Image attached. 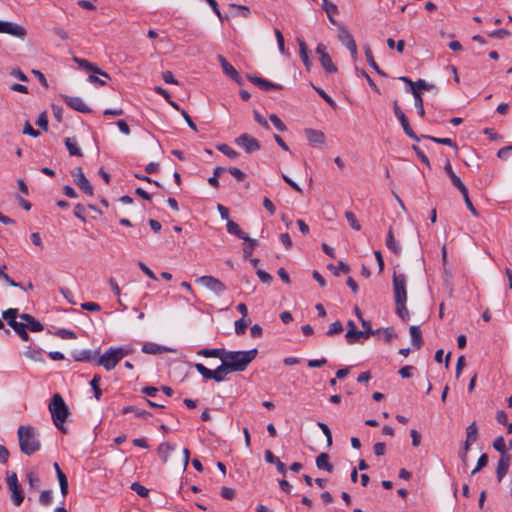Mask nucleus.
Wrapping results in <instances>:
<instances>
[{"label":"nucleus","instance_id":"obj_1","mask_svg":"<svg viewBox=\"0 0 512 512\" xmlns=\"http://www.w3.org/2000/svg\"><path fill=\"white\" fill-rule=\"evenodd\" d=\"M256 348L248 351H227L222 362L225 363L230 372H242L256 358Z\"/></svg>","mask_w":512,"mask_h":512},{"label":"nucleus","instance_id":"obj_2","mask_svg":"<svg viewBox=\"0 0 512 512\" xmlns=\"http://www.w3.org/2000/svg\"><path fill=\"white\" fill-rule=\"evenodd\" d=\"M19 447L22 453L31 456L41 449V442L36 429L29 425H21L17 430Z\"/></svg>","mask_w":512,"mask_h":512},{"label":"nucleus","instance_id":"obj_3","mask_svg":"<svg viewBox=\"0 0 512 512\" xmlns=\"http://www.w3.org/2000/svg\"><path fill=\"white\" fill-rule=\"evenodd\" d=\"M48 408L54 425L61 432L67 433V428L64 427V423L70 415V411L63 397L59 393H55L52 396Z\"/></svg>","mask_w":512,"mask_h":512},{"label":"nucleus","instance_id":"obj_4","mask_svg":"<svg viewBox=\"0 0 512 512\" xmlns=\"http://www.w3.org/2000/svg\"><path fill=\"white\" fill-rule=\"evenodd\" d=\"M129 351L125 348H110L97 360V365L103 366L107 371L112 370Z\"/></svg>","mask_w":512,"mask_h":512},{"label":"nucleus","instance_id":"obj_5","mask_svg":"<svg viewBox=\"0 0 512 512\" xmlns=\"http://www.w3.org/2000/svg\"><path fill=\"white\" fill-rule=\"evenodd\" d=\"M194 367L203 378L207 380H214L216 382L224 381L226 375L231 373L223 362H221V364L215 370L207 368L202 363H196Z\"/></svg>","mask_w":512,"mask_h":512},{"label":"nucleus","instance_id":"obj_6","mask_svg":"<svg viewBox=\"0 0 512 512\" xmlns=\"http://www.w3.org/2000/svg\"><path fill=\"white\" fill-rule=\"evenodd\" d=\"M7 486L10 491V499L13 504L19 507L24 500V492L18 481L17 474L15 472H7Z\"/></svg>","mask_w":512,"mask_h":512},{"label":"nucleus","instance_id":"obj_7","mask_svg":"<svg viewBox=\"0 0 512 512\" xmlns=\"http://www.w3.org/2000/svg\"><path fill=\"white\" fill-rule=\"evenodd\" d=\"M394 301H407V276L394 272L392 278Z\"/></svg>","mask_w":512,"mask_h":512},{"label":"nucleus","instance_id":"obj_8","mask_svg":"<svg viewBox=\"0 0 512 512\" xmlns=\"http://www.w3.org/2000/svg\"><path fill=\"white\" fill-rule=\"evenodd\" d=\"M196 282L203 285L217 296L222 295L227 289L224 283L210 275L201 276L196 279Z\"/></svg>","mask_w":512,"mask_h":512},{"label":"nucleus","instance_id":"obj_9","mask_svg":"<svg viewBox=\"0 0 512 512\" xmlns=\"http://www.w3.org/2000/svg\"><path fill=\"white\" fill-rule=\"evenodd\" d=\"M338 39L350 51L352 58L356 59L358 55L356 42L344 25H339Z\"/></svg>","mask_w":512,"mask_h":512},{"label":"nucleus","instance_id":"obj_10","mask_svg":"<svg viewBox=\"0 0 512 512\" xmlns=\"http://www.w3.org/2000/svg\"><path fill=\"white\" fill-rule=\"evenodd\" d=\"M235 143L243 148L246 153H253L261 148L259 141L247 133H243L237 137Z\"/></svg>","mask_w":512,"mask_h":512},{"label":"nucleus","instance_id":"obj_11","mask_svg":"<svg viewBox=\"0 0 512 512\" xmlns=\"http://www.w3.org/2000/svg\"><path fill=\"white\" fill-rule=\"evenodd\" d=\"M72 176L75 184L86 194L92 196L94 193L93 187L90 184L89 180L84 175L81 168H75L72 171Z\"/></svg>","mask_w":512,"mask_h":512},{"label":"nucleus","instance_id":"obj_12","mask_svg":"<svg viewBox=\"0 0 512 512\" xmlns=\"http://www.w3.org/2000/svg\"><path fill=\"white\" fill-rule=\"evenodd\" d=\"M0 33L10 34L21 39L26 36V30L23 26L8 21H0Z\"/></svg>","mask_w":512,"mask_h":512},{"label":"nucleus","instance_id":"obj_13","mask_svg":"<svg viewBox=\"0 0 512 512\" xmlns=\"http://www.w3.org/2000/svg\"><path fill=\"white\" fill-rule=\"evenodd\" d=\"M217 59L222 67L223 73L235 81L238 85L243 84V78L238 71L226 60L222 55H218Z\"/></svg>","mask_w":512,"mask_h":512},{"label":"nucleus","instance_id":"obj_14","mask_svg":"<svg viewBox=\"0 0 512 512\" xmlns=\"http://www.w3.org/2000/svg\"><path fill=\"white\" fill-rule=\"evenodd\" d=\"M393 108H394V113H395V116L398 118V120L400 121L401 123V126L405 132V134L416 140V141H419V137L415 134V132L412 130V128L410 127L409 125V122L404 114V112L401 110V108L399 107L397 101L394 102V105H393Z\"/></svg>","mask_w":512,"mask_h":512},{"label":"nucleus","instance_id":"obj_15","mask_svg":"<svg viewBox=\"0 0 512 512\" xmlns=\"http://www.w3.org/2000/svg\"><path fill=\"white\" fill-rule=\"evenodd\" d=\"M63 101L69 106L71 109L81 112V113H89L91 109L89 106L83 101L82 98L77 96H68L61 95Z\"/></svg>","mask_w":512,"mask_h":512},{"label":"nucleus","instance_id":"obj_16","mask_svg":"<svg viewBox=\"0 0 512 512\" xmlns=\"http://www.w3.org/2000/svg\"><path fill=\"white\" fill-rule=\"evenodd\" d=\"M73 61L78 64V66L86 71L94 72L95 74H98L106 79H110V75L96 66L95 64L91 63L90 61L78 57H73Z\"/></svg>","mask_w":512,"mask_h":512},{"label":"nucleus","instance_id":"obj_17","mask_svg":"<svg viewBox=\"0 0 512 512\" xmlns=\"http://www.w3.org/2000/svg\"><path fill=\"white\" fill-rule=\"evenodd\" d=\"M247 79L254 85L258 86L263 91H268L270 89L281 90L282 86L277 83H273L265 78L248 75Z\"/></svg>","mask_w":512,"mask_h":512},{"label":"nucleus","instance_id":"obj_18","mask_svg":"<svg viewBox=\"0 0 512 512\" xmlns=\"http://www.w3.org/2000/svg\"><path fill=\"white\" fill-rule=\"evenodd\" d=\"M305 134L307 136V139H308L310 145H312L314 147L324 145L325 135L322 131L307 128V129H305Z\"/></svg>","mask_w":512,"mask_h":512},{"label":"nucleus","instance_id":"obj_19","mask_svg":"<svg viewBox=\"0 0 512 512\" xmlns=\"http://www.w3.org/2000/svg\"><path fill=\"white\" fill-rule=\"evenodd\" d=\"M510 462H511V456L500 457L498 464H497V469H496L497 480L499 482H501L502 479L507 474V472L509 470Z\"/></svg>","mask_w":512,"mask_h":512},{"label":"nucleus","instance_id":"obj_20","mask_svg":"<svg viewBox=\"0 0 512 512\" xmlns=\"http://www.w3.org/2000/svg\"><path fill=\"white\" fill-rule=\"evenodd\" d=\"M53 467L55 469L57 479L59 481L60 491L62 496L65 498L68 494V480L64 472L61 470L59 464L55 462L53 464Z\"/></svg>","mask_w":512,"mask_h":512},{"label":"nucleus","instance_id":"obj_21","mask_svg":"<svg viewBox=\"0 0 512 512\" xmlns=\"http://www.w3.org/2000/svg\"><path fill=\"white\" fill-rule=\"evenodd\" d=\"M98 354V351H92L88 349L84 350H75L72 353V357L75 361L79 362H89L95 359L96 355Z\"/></svg>","mask_w":512,"mask_h":512},{"label":"nucleus","instance_id":"obj_22","mask_svg":"<svg viewBox=\"0 0 512 512\" xmlns=\"http://www.w3.org/2000/svg\"><path fill=\"white\" fill-rule=\"evenodd\" d=\"M361 338L368 339L369 332H363L357 329H348L347 333L345 334V339L348 344H355L359 342Z\"/></svg>","mask_w":512,"mask_h":512},{"label":"nucleus","instance_id":"obj_23","mask_svg":"<svg viewBox=\"0 0 512 512\" xmlns=\"http://www.w3.org/2000/svg\"><path fill=\"white\" fill-rule=\"evenodd\" d=\"M386 246L396 256H399L401 254V251H402L401 246L395 240L393 230L391 227L389 228L388 233H387Z\"/></svg>","mask_w":512,"mask_h":512},{"label":"nucleus","instance_id":"obj_24","mask_svg":"<svg viewBox=\"0 0 512 512\" xmlns=\"http://www.w3.org/2000/svg\"><path fill=\"white\" fill-rule=\"evenodd\" d=\"M265 460L268 463L275 464L277 467V470L279 473H281L283 476L286 475V466L285 464L280 461L278 457H276L271 450L265 451Z\"/></svg>","mask_w":512,"mask_h":512},{"label":"nucleus","instance_id":"obj_25","mask_svg":"<svg viewBox=\"0 0 512 512\" xmlns=\"http://www.w3.org/2000/svg\"><path fill=\"white\" fill-rule=\"evenodd\" d=\"M226 353V349L224 348H203L197 352L198 355L203 357H213V358H219L221 361L224 359Z\"/></svg>","mask_w":512,"mask_h":512},{"label":"nucleus","instance_id":"obj_26","mask_svg":"<svg viewBox=\"0 0 512 512\" xmlns=\"http://www.w3.org/2000/svg\"><path fill=\"white\" fill-rule=\"evenodd\" d=\"M174 450H175V445H172L169 442H163L158 446L157 454L163 463H167L169 455Z\"/></svg>","mask_w":512,"mask_h":512},{"label":"nucleus","instance_id":"obj_27","mask_svg":"<svg viewBox=\"0 0 512 512\" xmlns=\"http://www.w3.org/2000/svg\"><path fill=\"white\" fill-rule=\"evenodd\" d=\"M297 42L299 45V53H300V57L303 61V64L307 70H310L312 63L309 59L308 47H307L306 43L303 40H301L300 38L297 39Z\"/></svg>","mask_w":512,"mask_h":512},{"label":"nucleus","instance_id":"obj_28","mask_svg":"<svg viewBox=\"0 0 512 512\" xmlns=\"http://www.w3.org/2000/svg\"><path fill=\"white\" fill-rule=\"evenodd\" d=\"M329 455L327 453H320L316 457V466L318 469L325 470L327 472L333 471V465L329 461Z\"/></svg>","mask_w":512,"mask_h":512},{"label":"nucleus","instance_id":"obj_29","mask_svg":"<svg viewBox=\"0 0 512 512\" xmlns=\"http://www.w3.org/2000/svg\"><path fill=\"white\" fill-rule=\"evenodd\" d=\"M409 330L413 347L415 349H420L423 344V340L419 326L412 325Z\"/></svg>","mask_w":512,"mask_h":512},{"label":"nucleus","instance_id":"obj_30","mask_svg":"<svg viewBox=\"0 0 512 512\" xmlns=\"http://www.w3.org/2000/svg\"><path fill=\"white\" fill-rule=\"evenodd\" d=\"M444 170L446 172V174L449 176L452 184L457 188V189H462L465 187L464 183L461 181V179L454 173L453 169H452V166L450 164V162H447L444 166Z\"/></svg>","mask_w":512,"mask_h":512},{"label":"nucleus","instance_id":"obj_31","mask_svg":"<svg viewBox=\"0 0 512 512\" xmlns=\"http://www.w3.org/2000/svg\"><path fill=\"white\" fill-rule=\"evenodd\" d=\"M322 8L327 13L329 21L332 24L337 25V21L332 16L334 13L338 12L337 6L329 0H322Z\"/></svg>","mask_w":512,"mask_h":512},{"label":"nucleus","instance_id":"obj_32","mask_svg":"<svg viewBox=\"0 0 512 512\" xmlns=\"http://www.w3.org/2000/svg\"><path fill=\"white\" fill-rule=\"evenodd\" d=\"M65 146L71 156H82V150L78 146L77 140L75 138H65Z\"/></svg>","mask_w":512,"mask_h":512},{"label":"nucleus","instance_id":"obj_33","mask_svg":"<svg viewBox=\"0 0 512 512\" xmlns=\"http://www.w3.org/2000/svg\"><path fill=\"white\" fill-rule=\"evenodd\" d=\"M166 351V348L152 342H147L142 346V352L146 354H161Z\"/></svg>","mask_w":512,"mask_h":512},{"label":"nucleus","instance_id":"obj_34","mask_svg":"<svg viewBox=\"0 0 512 512\" xmlns=\"http://www.w3.org/2000/svg\"><path fill=\"white\" fill-rule=\"evenodd\" d=\"M466 434H467V437H466L465 442H466L467 446H471V444H473L477 440V437H478V428H477L475 422L471 423L466 428Z\"/></svg>","mask_w":512,"mask_h":512},{"label":"nucleus","instance_id":"obj_35","mask_svg":"<svg viewBox=\"0 0 512 512\" xmlns=\"http://www.w3.org/2000/svg\"><path fill=\"white\" fill-rule=\"evenodd\" d=\"M407 301H395L396 314L403 320L408 321L410 319L409 311L406 307Z\"/></svg>","mask_w":512,"mask_h":512},{"label":"nucleus","instance_id":"obj_36","mask_svg":"<svg viewBox=\"0 0 512 512\" xmlns=\"http://www.w3.org/2000/svg\"><path fill=\"white\" fill-rule=\"evenodd\" d=\"M493 448L500 453V457L510 456L507 453V446L503 436H499L493 441Z\"/></svg>","mask_w":512,"mask_h":512},{"label":"nucleus","instance_id":"obj_37","mask_svg":"<svg viewBox=\"0 0 512 512\" xmlns=\"http://www.w3.org/2000/svg\"><path fill=\"white\" fill-rule=\"evenodd\" d=\"M365 56L370 67L373 68L379 75L385 76V73L379 68L378 64L374 60L372 51L369 46L365 47Z\"/></svg>","mask_w":512,"mask_h":512},{"label":"nucleus","instance_id":"obj_38","mask_svg":"<svg viewBox=\"0 0 512 512\" xmlns=\"http://www.w3.org/2000/svg\"><path fill=\"white\" fill-rule=\"evenodd\" d=\"M242 240L245 241V245L243 248L244 256L248 257L253 253L255 247L258 245V241L256 239L248 237L247 235H245V237Z\"/></svg>","mask_w":512,"mask_h":512},{"label":"nucleus","instance_id":"obj_39","mask_svg":"<svg viewBox=\"0 0 512 512\" xmlns=\"http://www.w3.org/2000/svg\"><path fill=\"white\" fill-rule=\"evenodd\" d=\"M226 227H227L228 233L233 234L240 239H243L245 237V235H247L245 232H243L240 229L239 225L232 220H228Z\"/></svg>","mask_w":512,"mask_h":512},{"label":"nucleus","instance_id":"obj_40","mask_svg":"<svg viewBox=\"0 0 512 512\" xmlns=\"http://www.w3.org/2000/svg\"><path fill=\"white\" fill-rule=\"evenodd\" d=\"M130 412H133L137 418H147V417L151 416L150 412H148L146 410L138 409L135 406H125L122 409L123 414H128Z\"/></svg>","mask_w":512,"mask_h":512},{"label":"nucleus","instance_id":"obj_41","mask_svg":"<svg viewBox=\"0 0 512 512\" xmlns=\"http://www.w3.org/2000/svg\"><path fill=\"white\" fill-rule=\"evenodd\" d=\"M413 97H414V104H415V107L417 109V113L420 117H424L425 116V110H424V102H423V98L421 96V93L420 92H416L413 90Z\"/></svg>","mask_w":512,"mask_h":512},{"label":"nucleus","instance_id":"obj_42","mask_svg":"<svg viewBox=\"0 0 512 512\" xmlns=\"http://www.w3.org/2000/svg\"><path fill=\"white\" fill-rule=\"evenodd\" d=\"M5 269L6 265L0 266V278L3 279L10 286L19 287L25 290L26 288L21 283L15 282L12 278H10V276L7 273H5Z\"/></svg>","mask_w":512,"mask_h":512},{"label":"nucleus","instance_id":"obj_43","mask_svg":"<svg viewBox=\"0 0 512 512\" xmlns=\"http://www.w3.org/2000/svg\"><path fill=\"white\" fill-rule=\"evenodd\" d=\"M320 62L326 72L334 73L337 71V68L332 62V59L329 55H322V57L320 58Z\"/></svg>","mask_w":512,"mask_h":512},{"label":"nucleus","instance_id":"obj_44","mask_svg":"<svg viewBox=\"0 0 512 512\" xmlns=\"http://www.w3.org/2000/svg\"><path fill=\"white\" fill-rule=\"evenodd\" d=\"M251 323V319L242 317L241 319L235 322V333L237 335H243Z\"/></svg>","mask_w":512,"mask_h":512},{"label":"nucleus","instance_id":"obj_45","mask_svg":"<svg viewBox=\"0 0 512 512\" xmlns=\"http://www.w3.org/2000/svg\"><path fill=\"white\" fill-rule=\"evenodd\" d=\"M100 380H101V376L99 374H95L93 376L92 380L90 381V386H91V388L94 392V396L97 400H100L101 395H102V390L99 387Z\"/></svg>","mask_w":512,"mask_h":512},{"label":"nucleus","instance_id":"obj_46","mask_svg":"<svg viewBox=\"0 0 512 512\" xmlns=\"http://www.w3.org/2000/svg\"><path fill=\"white\" fill-rule=\"evenodd\" d=\"M216 148L231 159H236L239 156V153L227 144H219Z\"/></svg>","mask_w":512,"mask_h":512},{"label":"nucleus","instance_id":"obj_47","mask_svg":"<svg viewBox=\"0 0 512 512\" xmlns=\"http://www.w3.org/2000/svg\"><path fill=\"white\" fill-rule=\"evenodd\" d=\"M24 354L26 357L35 362H44V357L41 350L28 348Z\"/></svg>","mask_w":512,"mask_h":512},{"label":"nucleus","instance_id":"obj_48","mask_svg":"<svg viewBox=\"0 0 512 512\" xmlns=\"http://www.w3.org/2000/svg\"><path fill=\"white\" fill-rule=\"evenodd\" d=\"M424 137L435 142V143L446 145V146L452 147L454 149H457V144L450 138H438V137H434V136H424Z\"/></svg>","mask_w":512,"mask_h":512},{"label":"nucleus","instance_id":"obj_49","mask_svg":"<svg viewBox=\"0 0 512 512\" xmlns=\"http://www.w3.org/2000/svg\"><path fill=\"white\" fill-rule=\"evenodd\" d=\"M328 268L333 271L334 275L338 276L340 272L349 273L350 267L343 261H339L337 266L332 264L328 265Z\"/></svg>","mask_w":512,"mask_h":512},{"label":"nucleus","instance_id":"obj_50","mask_svg":"<svg viewBox=\"0 0 512 512\" xmlns=\"http://www.w3.org/2000/svg\"><path fill=\"white\" fill-rule=\"evenodd\" d=\"M25 325L26 328L31 332H40L44 329L43 324L39 322L37 319H35L33 316L27 323H25Z\"/></svg>","mask_w":512,"mask_h":512},{"label":"nucleus","instance_id":"obj_51","mask_svg":"<svg viewBox=\"0 0 512 512\" xmlns=\"http://www.w3.org/2000/svg\"><path fill=\"white\" fill-rule=\"evenodd\" d=\"M345 218L347 219V221L352 229H354L356 231H359L361 229V225H360L359 221L357 220L356 215L353 212L346 211Z\"/></svg>","mask_w":512,"mask_h":512},{"label":"nucleus","instance_id":"obj_52","mask_svg":"<svg viewBox=\"0 0 512 512\" xmlns=\"http://www.w3.org/2000/svg\"><path fill=\"white\" fill-rule=\"evenodd\" d=\"M26 478H27V482L29 484V487L31 489H38L39 486H40V478L38 477V475L34 472H28L27 475H26Z\"/></svg>","mask_w":512,"mask_h":512},{"label":"nucleus","instance_id":"obj_53","mask_svg":"<svg viewBox=\"0 0 512 512\" xmlns=\"http://www.w3.org/2000/svg\"><path fill=\"white\" fill-rule=\"evenodd\" d=\"M432 88H434L433 84L427 83L424 79H419L414 83L412 90L414 89V91L421 93L422 90H430ZM411 93L413 94V91Z\"/></svg>","mask_w":512,"mask_h":512},{"label":"nucleus","instance_id":"obj_54","mask_svg":"<svg viewBox=\"0 0 512 512\" xmlns=\"http://www.w3.org/2000/svg\"><path fill=\"white\" fill-rule=\"evenodd\" d=\"M17 316H18V309H16V308H9L2 313V317L4 320L7 321L8 325H10V323H12V321H15Z\"/></svg>","mask_w":512,"mask_h":512},{"label":"nucleus","instance_id":"obj_55","mask_svg":"<svg viewBox=\"0 0 512 512\" xmlns=\"http://www.w3.org/2000/svg\"><path fill=\"white\" fill-rule=\"evenodd\" d=\"M53 496L51 490H44L41 492L39 502L42 506H49L52 503Z\"/></svg>","mask_w":512,"mask_h":512},{"label":"nucleus","instance_id":"obj_56","mask_svg":"<svg viewBox=\"0 0 512 512\" xmlns=\"http://www.w3.org/2000/svg\"><path fill=\"white\" fill-rule=\"evenodd\" d=\"M465 200V204L467 206V208L474 214V215H477V211L476 209L474 208L470 198H469V194H468V189L467 187L465 186L464 188L460 189L459 190Z\"/></svg>","mask_w":512,"mask_h":512},{"label":"nucleus","instance_id":"obj_57","mask_svg":"<svg viewBox=\"0 0 512 512\" xmlns=\"http://www.w3.org/2000/svg\"><path fill=\"white\" fill-rule=\"evenodd\" d=\"M131 489L143 498L147 497L149 494V490L138 482L132 483Z\"/></svg>","mask_w":512,"mask_h":512},{"label":"nucleus","instance_id":"obj_58","mask_svg":"<svg viewBox=\"0 0 512 512\" xmlns=\"http://www.w3.org/2000/svg\"><path fill=\"white\" fill-rule=\"evenodd\" d=\"M270 121L273 123L275 128L281 132L285 131L287 129L286 125L283 123V121L276 115L271 114L269 116Z\"/></svg>","mask_w":512,"mask_h":512},{"label":"nucleus","instance_id":"obj_59","mask_svg":"<svg viewBox=\"0 0 512 512\" xmlns=\"http://www.w3.org/2000/svg\"><path fill=\"white\" fill-rule=\"evenodd\" d=\"M488 464V456L487 454H482L478 461H477V465L476 467L472 470L471 474L474 475L476 474L477 472H479L482 468H484L485 466H487Z\"/></svg>","mask_w":512,"mask_h":512},{"label":"nucleus","instance_id":"obj_60","mask_svg":"<svg viewBox=\"0 0 512 512\" xmlns=\"http://www.w3.org/2000/svg\"><path fill=\"white\" fill-rule=\"evenodd\" d=\"M313 88L325 100V102L328 105H330L332 108L336 107L335 101L327 93H325L324 90H322V89H320L318 87H315L314 85H313Z\"/></svg>","mask_w":512,"mask_h":512},{"label":"nucleus","instance_id":"obj_61","mask_svg":"<svg viewBox=\"0 0 512 512\" xmlns=\"http://www.w3.org/2000/svg\"><path fill=\"white\" fill-rule=\"evenodd\" d=\"M343 331V326H342V323L340 321H335L334 323H332L327 331V335L328 336H332L334 334H339Z\"/></svg>","mask_w":512,"mask_h":512},{"label":"nucleus","instance_id":"obj_62","mask_svg":"<svg viewBox=\"0 0 512 512\" xmlns=\"http://www.w3.org/2000/svg\"><path fill=\"white\" fill-rule=\"evenodd\" d=\"M23 133L24 134H27L29 136H32L34 138L40 136V131L39 130H36L32 127V125L30 124L29 121H26L25 124H24V129H23Z\"/></svg>","mask_w":512,"mask_h":512},{"label":"nucleus","instance_id":"obj_63","mask_svg":"<svg viewBox=\"0 0 512 512\" xmlns=\"http://www.w3.org/2000/svg\"><path fill=\"white\" fill-rule=\"evenodd\" d=\"M56 335L62 339H75L76 334L72 330L68 329H58L56 331Z\"/></svg>","mask_w":512,"mask_h":512},{"label":"nucleus","instance_id":"obj_64","mask_svg":"<svg viewBox=\"0 0 512 512\" xmlns=\"http://www.w3.org/2000/svg\"><path fill=\"white\" fill-rule=\"evenodd\" d=\"M228 171L237 181H243L246 177L245 173L239 168L231 167Z\"/></svg>","mask_w":512,"mask_h":512}]
</instances>
